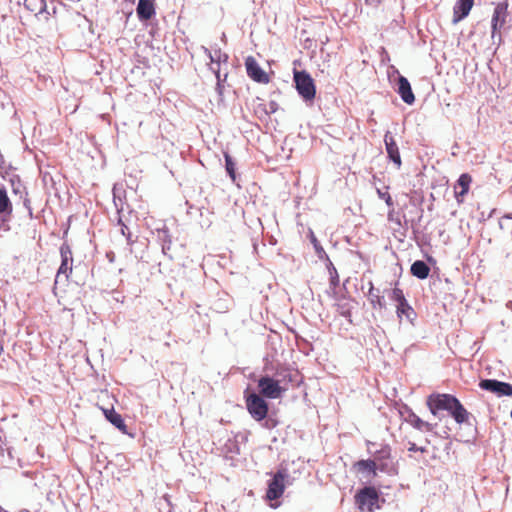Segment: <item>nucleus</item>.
<instances>
[{
	"mask_svg": "<svg viewBox=\"0 0 512 512\" xmlns=\"http://www.w3.org/2000/svg\"><path fill=\"white\" fill-rule=\"evenodd\" d=\"M390 299L396 302V314L398 319L401 321L403 317H405L409 323L414 324L417 314L414 308L408 303L403 290L395 286L391 291Z\"/></svg>",
	"mask_w": 512,
	"mask_h": 512,
	"instance_id": "obj_1",
	"label": "nucleus"
},
{
	"mask_svg": "<svg viewBox=\"0 0 512 512\" xmlns=\"http://www.w3.org/2000/svg\"><path fill=\"white\" fill-rule=\"evenodd\" d=\"M294 82L301 97L306 101H312L316 95L314 80L306 71H295Z\"/></svg>",
	"mask_w": 512,
	"mask_h": 512,
	"instance_id": "obj_2",
	"label": "nucleus"
},
{
	"mask_svg": "<svg viewBox=\"0 0 512 512\" xmlns=\"http://www.w3.org/2000/svg\"><path fill=\"white\" fill-rule=\"evenodd\" d=\"M379 494L375 487L369 486L360 489L355 495V503L360 510L373 512L379 508Z\"/></svg>",
	"mask_w": 512,
	"mask_h": 512,
	"instance_id": "obj_3",
	"label": "nucleus"
},
{
	"mask_svg": "<svg viewBox=\"0 0 512 512\" xmlns=\"http://www.w3.org/2000/svg\"><path fill=\"white\" fill-rule=\"evenodd\" d=\"M245 402L246 408L254 420L262 421L267 417L268 404L259 394L250 393L245 397Z\"/></svg>",
	"mask_w": 512,
	"mask_h": 512,
	"instance_id": "obj_4",
	"label": "nucleus"
},
{
	"mask_svg": "<svg viewBox=\"0 0 512 512\" xmlns=\"http://www.w3.org/2000/svg\"><path fill=\"white\" fill-rule=\"evenodd\" d=\"M258 388L259 395L268 399L279 398L286 391V388L281 386V380H276L269 376L259 378Z\"/></svg>",
	"mask_w": 512,
	"mask_h": 512,
	"instance_id": "obj_5",
	"label": "nucleus"
},
{
	"mask_svg": "<svg viewBox=\"0 0 512 512\" xmlns=\"http://www.w3.org/2000/svg\"><path fill=\"white\" fill-rule=\"evenodd\" d=\"M373 461H376L377 471L393 474L396 473V467L391 462V447L388 444L381 445L379 449L372 452Z\"/></svg>",
	"mask_w": 512,
	"mask_h": 512,
	"instance_id": "obj_6",
	"label": "nucleus"
},
{
	"mask_svg": "<svg viewBox=\"0 0 512 512\" xmlns=\"http://www.w3.org/2000/svg\"><path fill=\"white\" fill-rule=\"evenodd\" d=\"M287 478L288 474L285 469L278 470L273 475V478L268 483V489L266 492V498L268 500H277L283 495Z\"/></svg>",
	"mask_w": 512,
	"mask_h": 512,
	"instance_id": "obj_7",
	"label": "nucleus"
},
{
	"mask_svg": "<svg viewBox=\"0 0 512 512\" xmlns=\"http://www.w3.org/2000/svg\"><path fill=\"white\" fill-rule=\"evenodd\" d=\"M455 404H458V399L450 394H433L427 399V405L433 415H436L438 410L450 412Z\"/></svg>",
	"mask_w": 512,
	"mask_h": 512,
	"instance_id": "obj_8",
	"label": "nucleus"
},
{
	"mask_svg": "<svg viewBox=\"0 0 512 512\" xmlns=\"http://www.w3.org/2000/svg\"><path fill=\"white\" fill-rule=\"evenodd\" d=\"M60 255L61 264L57 271L56 282H58L62 276H64L65 280L67 281L70 274L72 273L73 253L68 243H63L61 245Z\"/></svg>",
	"mask_w": 512,
	"mask_h": 512,
	"instance_id": "obj_9",
	"label": "nucleus"
},
{
	"mask_svg": "<svg viewBox=\"0 0 512 512\" xmlns=\"http://www.w3.org/2000/svg\"><path fill=\"white\" fill-rule=\"evenodd\" d=\"M479 387L483 390L494 393L498 397L512 396V385L494 379H484L479 382Z\"/></svg>",
	"mask_w": 512,
	"mask_h": 512,
	"instance_id": "obj_10",
	"label": "nucleus"
},
{
	"mask_svg": "<svg viewBox=\"0 0 512 512\" xmlns=\"http://www.w3.org/2000/svg\"><path fill=\"white\" fill-rule=\"evenodd\" d=\"M245 67L247 75L255 82L267 84L270 81L269 75L260 67L257 60L253 56L245 59Z\"/></svg>",
	"mask_w": 512,
	"mask_h": 512,
	"instance_id": "obj_11",
	"label": "nucleus"
},
{
	"mask_svg": "<svg viewBox=\"0 0 512 512\" xmlns=\"http://www.w3.org/2000/svg\"><path fill=\"white\" fill-rule=\"evenodd\" d=\"M384 142L386 147V152L390 160L396 165L397 168L401 167L402 160L399 152L398 145L392 136V134L388 131L384 136Z\"/></svg>",
	"mask_w": 512,
	"mask_h": 512,
	"instance_id": "obj_12",
	"label": "nucleus"
},
{
	"mask_svg": "<svg viewBox=\"0 0 512 512\" xmlns=\"http://www.w3.org/2000/svg\"><path fill=\"white\" fill-rule=\"evenodd\" d=\"M471 182L472 177L468 173H463L460 175L454 187L455 198L458 203L463 202V198L468 193Z\"/></svg>",
	"mask_w": 512,
	"mask_h": 512,
	"instance_id": "obj_13",
	"label": "nucleus"
},
{
	"mask_svg": "<svg viewBox=\"0 0 512 512\" xmlns=\"http://www.w3.org/2000/svg\"><path fill=\"white\" fill-rule=\"evenodd\" d=\"M507 8V3H499L495 7L491 21L492 36H494L495 32L504 25L507 14Z\"/></svg>",
	"mask_w": 512,
	"mask_h": 512,
	"instance_id": "obj_14",
	"label": "nucleus"
},
{
	"mask_svg": "<svg viewBox=\"0 0 512 512\" xmlns=\"http://www.w3.org/2000/svg\"><path fill=\"white\" fill-rule=\"evenodd\" d=\"M398 93L401 97V99L406 104H413L415 101V96L412 92L411 85L408 81V79L404 76H399L398 78Z\"/></svg>",
	"mask_w": 512,
	"mask_h": 512,
	"instance_id": "obj_15",
	"label": "nucleus"
},
{
	"mask_svg": "<svg viewBox=\"0 0 512 512\" xmlns=\"http://www.w3.org/2000/svg\"><path fill=\"white\" fill-rule=\"evenodd\" d=\"M474 0H458L454 6L453 22L457 23L468 16Z\"/></svg>",
	"mask_w": 512,
	"mask_h": 512,
	"instance_id": "obj_16",
	"label": "nucleus"
},
{
	"mask_svg": "<svg viewBox=\"0 0 512 512\" xmlns=\"http://www.w3.org/2000/svg\"><path fill=\"white\" fill-rule=\"evenodd\" d=\"M105 418L114 425L117 429H119L122 433H127V425L125 424L122 416L117 413L114 408H101Z\"/></svg>",
	"mask_w": 512,
	"mask_h": 512,
	"instance_id": "obj_17",
	"label": "nucleus"
},
{
	"mask_svg": "<svg viewBox=\"0 0 512 512\" xmlns=\"http://www.w3.org/2000/svg\"><path fill=\"white\" fill-rule=\"evenodd\" d=\"M137 15L140 20H149L155 14L154 0H139Z\"/></svg>",
	"mask_w": 512,
	"mask_h": 512,
	"instance_id": "obj_18",
	"label": "nucleus"
},
{
	"mask_svg": "<svg viewBox=\"0 0 512 512\" xmlns=\"http://www.w3.org/2000/svg\"><path fill=\"white\" fill-rule=\"evenodd\" d=\"M24 7L35 16L43 15L45 20L48 19L49 12L46 10L45 0H24Z\"/></svg>",
	"mask_w": 512,
	"mask_h": 512,
	"instance_id": "obj_19",
	"label": "nucleus"
},
{
	"mask_svg": "<svg viewBox=\"0 0 512 512\" xmlns=\"http://www.w3.org/2000/svg\"><path fill=\"white\" fill-rule=\"evenodd\" d=\"M13 212V205L10 201L5 188H0V218L5 220L10 217Z\"/></svg>",
	"mask_w": 512,
	"mask_h": 512,
	"instance_id": "obj_20",
	"label": "nucleus"
},
{
	"mask_svg": "<svg viewBox=\"0 0 512 512\" xmlns=\"http://www.w3.org/2000/svg\"><path fill=\"white\" fill-rule=\"evenodd\" d=\"M370 287L368 290V299L372 305L373 308L383 309L385 308V300L382 295H380V292L378 289L374 288V285L372 282L369 283Z\"/></svg>",
	"mask_w": 512,
	"mask_h": 512,
	"instance_id": "obj_21",
	"label": "nucleus"
},
{
	"mask_svg": "<svg viewBox=\"0 0 512 512\" xmlns=\"http://www.w3.org/2000/svg\"><path fill=\"white\" fill-rule=\"evenodd\" d=\"M411 274L419 279H426L429 276V266L421 260L415 261L411 265Z\"/></svg>",
	"mask_w": 512,
	"mask_h": 512,
	"instance_id": "obj_22",
	"label": "nucleus"
},
{
	"mask_svg": "<svg viewBox=\"0 0 512 512\" xmlns=\"http://www.w3.org/2000/svg\"><path fill=\"white\" fill-rule=\"evenodd\" d=\"M450 414L458 424L467 422L469 418L468 411L464 408L459 400L458 404H455V406L451 409Z\"/></svg>",
	"mask_w": 512,
	"mask_h": 512,
	"instance_id": "obj_23",
	"label": "nucleus"
},
{
	"mask_svg": "<svg viewBox=\"0 0 512 512\" xmlns=\"http://www.w3.org/2000/svg\"><path fill=\"white\" fill-rule=\"evenodd\" d=\"M354 467L359 472L367 471V472L371 473L373 477L377 476L376 461H373L372 459L359 460L354 464Z\"/></svg>",
	"mask_w": 512,
	"mask_h": 512,
	"instance_id": "obj_24",
	"label": "nucleus"
},
{
	"mask_svg": "<svg viewBox=\"0 0 512 512\" xmlns=\"http://www.w3.org/2000/svg\"><path fill=\"white\" fill-rule=\"evenodd\" d=\"M225 157V167L226 171L231 177L232 181L236 180V174H235V163L233 162L231 156L227 153L224 155Z\"/></svg>",
	"mask_w": 512,
	"mask_h": 512,
	"instance_id": "obj_25",
	"label": "nucleus"
},
{
	"mask_svg": "<svg viewBox=\"0 0 512 512\" xmlns=\"http://www.w3.org/2000/svg\"><path fill=\"white\" fill-rule=\"evenodd\" d=\"M384 191L377 188L376 189V192H377V195L380 199L384 200L385 203L387 204L388 207H392L394 205V202H393V199L389 193V187L388 186H385L384 187Z\"/></svg>",
	"mask_w": 512,
	"mask_h": 512,
	"instance_id": "obj_26",
	"label": "nucleus"
},
{
	"mask_svg": "<svg viewBox=\"0 0 512 512\" xmlns=\"http://www.w3.org/2000/svg\"><path fill=\"white\" fill-rule=\"evenodd\" d=\"M413 426L417 429H425L426 431H432V429H433L431 424L421 420L419 417H416V416L413 421Z\"/></svg>",
	"mask_w": 512,
	"mask_h": 512,
	"instance_id": "obj_27",
	"label": "nucleus"
},
{
	"mask_svg": "<svg viewBox=\"0 0 512 512\" xmlns=\"http://www.w3.org/2000/svg\"><path fill=\"white\" fill-rule=\"evenodd\" d=\"M331 285L336 287L339 284V276L335 268H333V272H331Z\"/></svg>",
	"mask_w": 512,
	"mask_h": 512,
	"instance_id": "obj_28",
	"label": "nucleus"
},
{
	"mask_svg": "<svg viewBox=\"0 0 512 512\" xmlns=\"http://www.w3.org/2000/svg\"><path fill=\"white\" fill-rule=\"evenodd\" d=\"M408 450H409V451H411V452H415V451H421V452H424V451H425V449H424V448H419V447H417L415 443H411V444H410V447L408 448Z\"/></svg>",
	"mask_w": 512,
	"mask_h": 512,
	"instance_id": "obj_29",
	"label": "nucleus"
},
{
	"mask_svg": "<svg viewBox=\"0 0 512 512\" xmlns=\"http://www.w3.org/2000/svg\"><path fill=\"white\" fill-rule=\"evenodd\" d=\"M389 211H388V220L392 221L393 220V217H394V213H395V209H394V205L392 207H389Z\"/></svg>",
	"mask_w": 512,
	"mask_h": 512,
	"instance_id": "obj_30",
	"label": "nucleus"
},
{
	"mask_svg": "<svg viewBox=\"0 0 512 512\" xmlns=\"http://www.w3.org/2000/svg\"><path fill=\"white\" fill-rule=\"evenodd\" d=\"M215 74H216V78H217V80H218V84H217V85H218V87L220 88V87H221V85H220L221 76H220V71H219V69H218V70H215Z\"/></svg>",
	"mask_w": 512,
	"mask_h": 512,
	"instance_id": "obj_31",
	"label": "nucleus"
},
{
	"mask_svg": "<svg viewBox=\"0 0 512 512\" xmlns=\"http://www.w3.org/2000/svg\"><path fill=\"white\" fill-rule=\"evenodd\" d=\"M204 51L209 56V58L211 59V62H214V58H213L211 52L207 48H204Z\"/></svg>",
	"mask_w": 512,
	"mask_h": 512,
	"instance_id": "obj_32",
	"label": "nucleus"
},
{
	"mask_svg": "<svg viewBox=\"0 0 512 512\" xmlns=\"http://www.w3.org/2000/svg\"><path fill=\"white\" fill-rule=\"evenodd\" d=\"M311 240H312V243L314 244V246L317 248L318 247V241H317L316 237L313 234L311 236Z\"/></svg>",
	"mask_w": 512,
	"mask_h": 512,
	"instance_id": "obj_33",
	"label": "nucleus"
},
{
	"mask_svg": "<svg viewBox=\"0 0 512 512\" xmlns=\"http://www.w3.org/2000/svg\"><path fill=\"white\" fill-rule=\"evenodd\" d=\"M504 217L507 218V219H512V213L511 214H507Z\"/></svg>",
	"mask_w": 512,
	"mask_h": 512,
	"instance_id": "obj_34",
	"label": "nucleus"
},
{
	"mask_svg": "<svg viewBox=\"0 0 512 512\" xmlns=\"http://www.w3.org/2000/svg\"><path fill=\"white\" fill-rule=\"evenodd\" d=\"M273 106H274V103H271V112H275V108Z\"/></svg>",
	"mask_w": 512,
	"mask_h": 512,
	"instance_id": "obj_35",
	"label": "nucleus"
},
{
	"mask_svg": "<svg viewBox=\"0 0 512 512\" xmlns=\"http://www.w3.org/2000/svg\"><path fill=\"white\" fill-rule=\"evenodd\" d=\"M511 418H512V410H511Z\"/></svg>",
	"mask_w": 512,
	"mask_h": 512,
	"instance_id": "obj_36",
	"label": "nucleus"
}]
</instances>
